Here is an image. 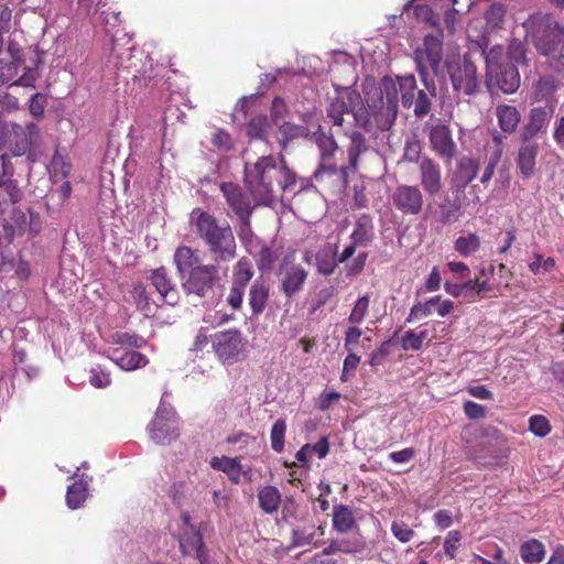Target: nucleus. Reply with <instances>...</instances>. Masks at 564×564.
<instances>
[{
	"label": "nucleus",
	"instance_id": "9d476101",
	"mask_svg": "<svg viewBox=\"0 0 564 564\" xmlns=\"http://www.w3.org/2000/svg\"><path fill=\"white\" fill-rule=\"evenodd\" d=\"M451 82L455 91L465 96H474L479 91L480 80L476 65L464 58L453 63L448 68Z\"/></svg>",
	"mask_w": 564,
	"mask_h": 564
},
{
	"label": "nucleus",
	"instance_id": "052dcab7",
	"mask_svg": "<svg viewBox=\"0 0 564 564\" xmlns=\"http://www.w3.org/2000/svg\"><path fill=\"white\" fill-rule=\"evenodd\" d=\"M267 127V118L264 116H256L249 121L247 126V133L252 139H262Z\"/></svg>",
	"mask_w": 564,
	"mask_h": 564
},
{
	"label": "nucleus",
	"instance_id": "cd10ccee",
	"mask_svg": "<svg viewBox=\"0 0 564 564\" xmlns=\"http://www.w3.org/2000/svg\"><path fill=\"white\" fill-rule=\"evenodd\" d=\"M336 250L337 249H319L316 253L317 269L321 273L326 275L333 273L338 262L345 261L356 251V249H344L343 254L337 260Z\"/></svg>",
	"mask_w": 564,
	"mask_h": 564
},
{
	"label": "nucleus",
	"instance_id": "09e8293b",
	"mask_svg": "<svg viewBox=\"0 0 564 564\" xmlns=\"http://www.w3.org/2000/svg\"><path fill=\"white\" fill-rule=\"evenodd\" d=\"M543 56L546 57V63L550 68L555 72L564 70V40L556 46H553L550 52Z\"/></svg>",
	"mask_w": 564,
	"mask_h": 564
},
{
	"label": "nucleus",
	"instance_id": "4c0bfd02",
	"mask_svg": "<svg viewBox=\"0 0 564 564\" xmlns=\"http://www.w3.org/2000/svg\"><path fill=\"white\" fill-rule=\"evenodd\" d=\"M545 554L544 545L535 540L531 539L524 543H522L520 547V555L523 562L527 564H538L540 563Z\"/></svg>",
	"mask_w": 564,
	"mask_h": 564
},
{
	"label": "nucleus",
	"instance_id": "b1692460",
	"mask_svg": "<svg viewBox=\"0 0 564 564\" xmlns=\"http://www.w3.org/2000/svg\"><path fill=\"white\" fill-rule=\"evenodd\" d=\"M109 358L118 367L126 371H132L148 365V358L135 350H121L119 348L112 349Z\"/></svg>",
	"mask_w": 564,
	"mask_h": 564
},
{
	"label": "nucleus",
	"instance_id": "de8ad7c7",
	"mask_svg": "<svg viewBox=\"0 0 564 564\" xmlns=\"http://www.w3.org/2000/svg\"><path fill=\"white\" fill-rule=\"evenodd\" d=\"M131 293L138 308L142 311L144 315L153 313V304L150 302L149 294L141 283L134 284Z\"/></svg>",
	"mask_w": 564,
	"mask_h": 564
},
{
	"label": "nucleus",
	"instance_id": "7c9ffc66",
	"mask_svg": "<svg viewBox=\"0 0 564 564\" xmlns=\"http://www.w3.org/2000/svg\"><path fill=\"white\" fill-rule=\"evenodd\" d=\"M318 530H321V528L316 529L314 525L294 528L291 532V543L290 545L286 546V551H291L295 547H302L311 544L316 546V536H321L324 534L323 531H321L317 534Z\"/></svg>",
	"mask_w": 564,
	"mask_h": 564
},
{
	"label": "nucleus",
	"instance_id": "2f4dec72",
	"mask_svg": "<svg viewBox=\"0 0 564 564\" xmlns=\"http://www.w3.org/2000/svg\"><path fill=\"white\" fill-rule=\"evenodd\" d=\"M259 507L264 513L276 512L282 503L280 490L274 486H264L258 490Z\"/></svg>",
	"mask_w": 564,
	"mask_h": 564
},
{
	"label": "nucleus",
	"instance_id": "e2e57ef3",
	"mask_svg": "<svg viewBox=\"0 0 564 564\" xmlns=\"http://www.w3.org/2000/svg\"><path fill=\"white\" fill-rule=\"evenodd\" d=\"M391 532L401 543L411 541L415 535V532L402 521H393L391 524Z\"/></svg>",
	"mask_w": 564,
	"mask_h": 564
},
{
	"label": "nucleus",
	"instance_id": "f3484780",
	"mask_svg": "<svg viewBox=\"0 0 564 564\" xmlns=\"http://www.w3.org/2000/svg\"><path fill=\"white\" fill-rule=\"evenodd\" d=\"M281 275V291L288 299H292L302 291L307 278V272L301 265L285 262L279 271Z\"/></svg>",
	"mask_w": 564,
	"mask_h": 564
},
{
	"label": "nucleus",
	"instance_id": "3c124183",
	"mask_svg": "<svg viewBox=\"0 0 564 564\" xmlns=\"http://www.w3.org/2000/svg\"><path fill=\"white\" fill-rule=\"evenodd\" d=\"M340 546V553L354 554L364 551L366 542L360 534H355L347 539H337Z\"/></svg>",
	"mask_w": 564,
	"mask_h": 564
},
{
	"label": "nucleus",
	"instance_id": "864d4df0",
	"mask_svg": "<svg viewBox=\"0 0 564 564\" xmlns=\"http://www.w3.org/2000/svg\"><path fill=\"white\" fill-rule=\"evenodd\" d=\"M251 217H240L238 218L239 220V224H238V228H237V235H238V238L240 240V242L245 246V247H249V246H252L254 243V240H256V236L253 235L252 230H251V221H250Z\"/></svg>",
	"mask_w": 564,
	"mask_h": 564
},
{
	"label": "nucleus",
	"instance_id": "603ef678",
	"mask_svg": "<svg viewBox=\"0 0 564 564\" xmlns=\"http://www.w3.org/2000/svg\"><path fill=\"white\" fill-rule=\"evenodd\" d=\"M382 95L387 99L388 110L392 111L394 115L398 110V89L395 83L390 78H384L382 80Z\"/></svg>",
	"mask_w": 564,
	"mask_h": 564
},
{
	"label": "nucleus",
	"instance_id": "37998d69",
	"mask_svg": "<svg viewBox=\"0 0 564 564\" xmlns=\"http://www.w3.org/2000/svg\"><path fill=\"white\" fill-rule=\"evenodd\" d=\"M558 88V80L553 76H543L535 85L536 100H547Z\"/></svg>",
	"mask_w": 564,
	"mask_h": 564
},
{
	"label": "nucleus",
	"instance_id": "338daca9",
	"mask_svg": "<svg viewBox=\"0 0 564 564\" xmlns=\"http://www.w3.org/2000/svg\"><path fill=\"white\" fill-rule=\"evenodd\" d=\"M51 164L54 169L55 174L61 173L64 178H67L69 176L70 170H72V164L66 159V156H64L59 153L58 149H56V151L52 158Z\"/></svg>",
	"mask_w": 564,
	"mask_h": 564
},
{
	"label": "nucleus",
	"instance_id": "680f3d73",
	"mask_svg": "<svg viewBox=\"0 0 564 564\" xmlns=\"http://www.w3.org/2000/svg\"><path fill=\"white\" fill-rule=\"evenodd\" d=\"M462 540V534L457 530H452L447 533L444 540V553L451 560L455 558L459 543Z\"/></svg>",
	"mask_w": 564,
	"mask_h": 564
},
{
	"label": "nucleus",
	"instance_id": "bf43d9fd",
	"mask_svg": "<svg viewBox=\"0 0 564 564\" xmlns=\"http://www.w3.org/2000/svg\"><path fill=\"white\" fill-rule=\"evenodd\" d=\"M529 430L534 435L544 437L551 432V425L544 415H532L529 420Z\"/></svg>",
	"mask_w": 564,
	"mask_h": 564
},
{
	"label": "nucleus",
	"instance_id": "aec40b11",
	"mask_svg": "<svg viewBox=\"0 0 564 564\" xmlns=\"http://www.w3.org/2000/svg\"><path fill=\"white\" fill-rule=\"evenodd\" d=\"M209 465L213 469L226 474L229 480L236 485L240 482L241 476L248 479L251 477L250 467L245 469L240 463V457L215 456L210 459Z\"/></svg>",
	"mask_w": 564,
	"mask_h": 564
},
{
	"label": "nucleus",
	"instance_id": "2eb2a0df",
	"mask_svg": "<svg viewBox=\"0 0 564 564\" xmlns=\"http://www.w3.org/2000/svg\"><path fill=\"white\" fill-rule=\"evenodd\" d=\"M553 113L554 107L552 105L532 108L527 122L520 129L521 141L534 142V138L546 131Z\"/></svg>",
	"mask_w": 564,
	"mask_h": 564
},
{
	"label": "nucleus",
	"instance_id": "6e6552de",
	"mask_svg": "<svg viewBox=\"0 0 564 564\" xmlns=\"http://www.w3.org/2000/svg\"><path fill=\"white\" fill-rule=\"evenodd\" d=\"M486 86L491 94L497 91L514 93L520 86V74L517 66L510 62L488 64Z\"/></svg>",
	"mask_w": 564,
	"mask_h": 564
},
{
	"label": "nucleus",
	"instance_id": "8fccbe9b",
	"mask_svg": "<svg viewBox=\"0 0 564 564\" xmlns=\"http://www.w3.org/2000/svg\"><path fill=\"white\" fill-rule=\"evenodd\" d=\"M369 304H370L369 295H364V296L359 297L356 301V303L348 316L349 323H351L354 325L361 324L368 313Z\"/></svg>",
	"mask_w": 564,
	"mask_h": 564
},
{
	"label": "nucleus",
	"instance_id": "f257e3e1",
	"mask_svg": "<svg viewBox=\"0 0 564 564\" xmlns=\"http://www.w3.org/2000/svg\"><path fill=\"white\" fill-rule=\"evenodd\" d=\"M296 180L284 160L278 163L273 155H263L254 163L245 164L243 184L256 205L270 206L280 193H294Z\"/></svg>",
	"mask_w": 564,
	"mask_h": 564
},
{
	"label": "nucleus",
	"instance_id": "412c9836",
	"mask_svg": "<svg viewBox=\"0 0 564 564\" xmlns=\"http://www.w3.org/2000/svg\"><path fill=\"white\" fill-rule=\"evenodd\" d=\"M479 164L476 160L464 156L457 163V170L452 178L453 191L460 194L467 185L477 176Z\"/></svg>",
	"mask_w": 564,
	"mask_h": 564
},
{
	"label": "nucleus",
	"instance_id": "e433bc0d",
	"mask_svg": "<svg viewBox=\"0 0 564 564\" xmlns=\"http://www.w3.org/2000/svg\"><path fill=\"white\" fill-rule=\"evenodd\" d=\"M31 62L32 64L24 66V73L19 78L13 80L10 86L35 88V83L41 77L40 65H42V61L35 53L34 58H32Z\"/></svg>",
	"mask_w": 564,
	"mask_h": 564
},
{
	"label": "nucleus",
	"instance_id": "7ed1b4c3",
	"mask_svg": "<svg viewBox=\"0 0 564 564\" xmlns=\"http://www.w3.org/2000/svg\"><path fill=\"white\" fill-rule=\"evenodd\" d=\"M319 150V164L314 172L316 182L326 185H344L347 183L348 167H340L335 162L338 144L332 134L319 132L315 137Z\"/></svg>",
	"mask_w": 564,
	"mask_h": 564
},
{
	"label": "nucleus",
	"instance_id": "774afa93",
	"mask_svg": "<svg viewBox=\"0 0 564 564\" xmlns=\"http://www.w3.org/2000/svg\"><path fill=\"white\" fill-rule=\"evenodd\" d=\"M89 382L95 388H106L110 384V376L100 366L91 368Z\"/></svg>",
	"mask_w": 564,
	"mask_h": 564
},
{
	"label": "nucleus",
	"instance_id": "423d86ee",
	"mask_svg": "<svg viewBox=\"0 0 564 564\" xmlns=\"http://www.w3.org/2000/svg\"><path fill=\"white\" fill-rule=\"evenodd\" d=\"M357 108H362L360 94L350 87H336L335 95L329 97L326 117L333 126L343 127L345 116L358 121Z\"/></svg>",
	"mask_w": 564,
	"mask_h": 564
},
{
	"label": "nucleus",
	"instance_id": "79ce46f5",
	"mask_svg": "<svg viewBox=\"0 0 564 564\" xmlns=\"http://www.w3.org/2000/svg\"><path fill=\"white\" fill-rule=\"evenodd\" d=\"M17 21L13 20V11L8 4H0V55L4 48V35L10 33Z\"/></svg>",
	"mask_w": 564,
	"mask_h": 564
},
{
	"label": "nucleus",
	"instance_id": "bb28decb",
	"mask_svg": "<svg viewBox=\"0 0 564 564\" xmlns=\"http://www.w3.org/2000/svg\"><path fill=\"white\" fill-rule=\"evenodd\" d=\"M538 152L539 144L536 142L522 141L518 152L517 164L523 177L529 178L534 173Z\"/></svg>",
	"mask_w": 564,
	"mask_h": 564
},
{
	"label": "nucleus",
	"instance_id": "473e14b6",
	"mask_svg": "<svg viewBox=\"0 0 564 564\" xmlns=\"http://www.w3.org/2000/svg\"><path fill=\"white\" fill-rule=\"evenodd\" d=\"M198 249H176L174 261L182 278H184V274L192 272L195 268H202L205 265L202 264V261L196 253Z\"/></svg>",
	"mask_w": 564,
	"mask_h": 564
},
{
	"label": "nucleus",
	"instance_id": "a878e982",
	"mask_svg": "<svg viewBox=\"0 0 564 564\" xmlns=\"http://www.w3.org/2000/svg\"><path fill=\"white\" fill-rule=\"evenodd\" d=\"M375 238V227L369 215H361L355 223L350 234L351 245L349 247H361L371 243Z\"/></svg>",
	"mask_w": 564,
	"mask_h": 564
},
{
	"label": "nucleus",
	"instance_id": "0e129e2a",
	"mask_svg": "<svg viewBox=\"0 0 564 564\" xmlns=\"http://www.w3.org/2000/svg\"><path fill=\"white\" fill-rule=\"evenodd\" d=\"M47 104L46 95L36 93L32 95L30 99L29 110L31 115L36 119H42L44 116L45 107Z\"/></svg>",
	"mask_w": 564,
	"mask_h": 564
},
{
	"label": "nucleus",
	"instance_id": "6ab92c4d",
	"mask_svg": "<svg viewBox=\"0 0 564 564\" xmlns=\"http://www.w3.org/2000/svg\"><path fill=\"white\" fill-rule=\"evenodd\" d=\"M462 195L453 191V196H445L433 212V219L440 225H447L458 220L462 210Z\"/></svg>",
	"mask_w": 564,
	"mask_h": 564
},
{
	"label": "nucleus",
	"instance_id": "1a4fd4ad",
	"mask_svg": "<svg viewBox=\"0 0 564 564\" xmlns=\"http://www.w3.org/2000/svg\"><path fill=\"white\" fill-rule=\"evenodd\" d=\"M215 354L224 364H234L240 359L246 340L238 329L217 332L212 336Z\"/></svg>",
	"mask_w": 564,
	"mask_h": 564
},
{
	"label": "nucleus",
	"instance_id": "4468645a",
	"mask_svg": "<svg viewBox=\"0 0 564 564\" xmlns=\"http://www.w3.org/2000/svg\"><path fill=\"white\" fill-rule=\"evenodd\" d=\"M220 192L226 199L228 207L238 217H251L256 208V202L253 204L249 196L242 191V188L232 182H223L220 184Z\"/></svg>",
	"mask_w": 564,
	"mask_h": 564
},
{
	"label": "nucleus",
	"instance_id": "69168bd1",
	"mask_svg": "<svg viewBox=\"0 0 564 564\" xmlns=\"http://www.w3.org/2000/svg\"><path fill=\"white\" fill-rule=\"evenodd\" d=\"M421 142L417 140H408L404 147L403 159L410 163H419L421 161Z\"/></svg>",
	"mask_w": 564,
	"mask_h": 564
},
{
	"label": "nucleus",
	"instance_id": "5fc2aeb1",
	"mask_svg": "<svg viewBox=\"0 0 564 564\" xmlns=\"http://www.w3.org/2000/svg\"><path fill=\"white\" fill-rule=\"evenodd\" d=\"M507 9L506 6L500 2L492 3L485 13V18L488 24L494 28H499L505 19Z\"/></svg>",
	"mask_w": 564,
	"mask_h": 564
},
{
	"label": "nucleus",
	"instance_id": "6e6d98bb",
	"mask_svg": "<svg viewBox=\"0 0 564 564\" xmlns=\"http://www.w3.org/2000/svg\"><path fill=\"white\" fill-rule=\"evenodd\" d=\"M412 107H413V112H414L415 117L422 118V117L426 116L431 110L430 95L423 89L417 90L416 96L414 98V104Z\"/></svg>",
	"mask_w": 564,
	"mask_h": 564
},
{
	"label": "nucleus",
	"instance_id": "72a5a7b5",
	"mask_svg": "<svg viewBox=\"0 0 564 564\" xmlns=\"http://www.w3.org/2000/svg\"><path fill=\"white\" fill-rule=\"evenodd\" d=\"M88 497V481L80 478L68 486L66 492V505L69 509L80 508Z\"/></svg>",
	"mask_w": 564,
	"mask_h": 564
},
{
	"label": "nucleus",
	"instance_id": "ddd939ff",
	"mask_svg": "<svg viewBox=\"0 0 564 564\" xmlns=\"http://www.w3.org/2000/svg\"><path fill=\"white\" fill-rule=\"evenodd\" d=\"M429 142L432 151L444 161L451 164L457 153V147L447 124L440 123L432 126L429 131Z\"/></svg>",
	"mask_w": 564,
	"mask_h": 564
},
{
	"label": "nucleus",
	"instance_id": "c9c22d12",
	"mask_svg": "<svg viewBox=\"0 0 564 564\" xmlns=\"http://www.w3.org/2000/svg\"><path fill=\"white\" fill-rule=\"evenodd\" d=\"M289 262V257L281 259L279 249H261L259 252L258 268L263 273H269Z\"/></svg>",
	"mask_w": 564,
	"mask_h": 564
},
{
	"label": "nucleus",
	"instance_id": "f03ea898",
	"mask_svg": "<svg viewBox=\"0 0 564 564\" xmlns=\"http://www.w3.org/2000/svg\"><path fill=\"white\" fill-rule=\"evenodd\" d=\"M413 59L416 65V72L426 89L432 96L435 93L434 80L429 83V76H437L443 59V31L437 30L436 34H426L421 46L413 52Z\"/></svg>",
	"mask_w": 564,
	"mask_h": 564
},
{
	"label": "nucleus",
	"instance_id": "9b49d317",
	"mask_svg": "<svg viewBox=\"0 0 564 564\" xmlns=\"http://www.w3.org/2000/svg\"><path fill=\"white\" fill-rule=\"evenodd\" d=\"M182 288L187 295L206 296L218 280V269L213 264L195 268L182 278Z\"/></svg>",
	"mask_w": 564,
	"mask_h": 564
},
{
	"label": "nucleus",
	"instance_id": "5701e85b",
	"mask_svg": "<svg viewBox=\"0 0 564 564\" xmlns=\"http://www.w3.org/2000/svg\"><path fill=\"white\" fill-rule=\"evenodd\" d=\"M270 294V285L264 280H256L249 290L251 317L258 318L265 310Z\"/></svg>",
	"mask_w": 564,
	"mask_h": 564
},
{
	"label": "nucleus",
	"instance_id": "a18cd8bd",
	"mask_svg": "<svg viewBox=\"0 0 564 564\" xmlns=\"http://www.w3.org/2000/svg\"><path fill=\"white\" fill-rule=\"evenodd\" d=\"M286 432V423L284 419H278L270 432L271 447L275 453H282L284 449V436Z\"/></svg>",
	"mask_w": 564,
	"mask_h": 564
},
{
	"label": "nucleus",
	"instance_id": "c03bdc74",
	"mask_svg": "<svg viewBox=\"0 0 564 564\" xmlns=\"http://www.w3.org/2000/svg\"><path fill=\"white\" fill-rule=\"evenodd\" d=\"M25 62H18L15 59L0 58V86L10 85L17 77L19 68L24 65Z\"/></svg>",
	"mask_w": 564,
	"mask_h": 564
},
{
	"label": "nucleus",
	"instance_id": "f8f14e48",
	"mask_svg": "<svg viewBox=\"0 0 564 564\" xmlns=\"http://www.w3.org/2000/svg\"><path fill=\"white\" fill-rule=\"evenodd\" d=\"M391 202L403 215L416 216L423 209L424 197L419 186L401 184L394 188Z\"/></svg>",
	"mask_w": 564,
	"mask_h": 564
},
{
	"label": "nucleus",
	"instance_id": "393cba45",
	"mask_svg": "<svg viewBox=\"0 0 564 564\" xmlns=\"http://www.w3.org/2000/svg\"><path fill=\"white\" fill-rule=\"evenodd\" d=\"M332 525L338 533H348L358 530V524L354 514V511L347 505H335L333 507V519Z\"/></svg>",
	"mask_w": 564,
	"mask_h": 564
},
{
	"label": "nucleus",
	"instance_id": "39448f33",
	"mask_svg": "<svg viewBox=\"0 0 564 564\" xmlns=\"http://www.w3.org/2000/svg\"><path fill=\"white\" fill-rule=\"evenodd\" d=\"M528 24L534 47L541 55L564 41V28L551 14L536 13L529 19Z\"/></svg>",
	"mask_w": 564,
	"mask_h": 564
},
{
	"label": "nucleus",
	"instance_id": "58836bf2",
	"mask_svg": "<svg viewBox=\"0 0 564 564\" xmlns=\"http://www.w3.org/2000/svg\"><path fill=\"white\" fill-rule=\"evenodd\" d=\"M399 89L401 94L402 106L406 109L412 108L416 96V79L413 75L399 78Z\"/></svg>",
	"mask_w": 564,
	"mask_h": 564
},
{
	"label": "nucleus",
	"instance_id": "0eeeda50",
	"mask_svg": "<svg viewBox=\"0 0 564 564\" xmlns=\"http://www.w3.org/2000/svg\"><path fill=\"white\" fill-rule=\"evenodd\" d=\"M150 437L161 445L170 444L180 435L177 415L174 408L161 400L154 419L148 426Z\"/></svg>",
	"mask_w": 564,
	"mask_h": 564
},
{
	"label": "nucleus",
	"instance_id": "20e7f679",
	"mask_svg": "<svg viewBox=\"0 0 564 564\" xmlns=\"http://www.w3.org/2000/svg\"><path fill=\"white\" fill-rule=\"evenodd\" d=\"M192 218L195 219L197 234L210 247L230 246L234 243V234L227 220H218L212 214L195 208L192 212Z\"/></svg>",
	"mask_w": 564,
	"mask_h": 564
},
{
	"label": "nucleus",
	"instance_id": "c85d7f7f",
	"mask_svg": "<svg viewBox=\"0 0 564 564\" xmlns=\"http://www.w3.org/2000/svg\"><path fill=\"white\" fill-rule=\"evenodd\" d=\"M496 116L499 128L502 132L507 134L516 132L521 120V115L517 107L510 105H498L496 107Z\"/></svg>",
	"mask_w": 564,
	"mask_h": 564
},
{
	"label": "nucleus",
	"instance_id": "dca6fc26",
	"mask_svg": "<svg viewBox=\"0 0 564 564\" xmlns=\"http://www.w3.org/2000/svg\"><path fill=\"white\" fill-rule=\"evenodd\" d=\"M420 182L423 191L434 196L443 187L442 170L440 164L431 156H422L419 165Z\"/></svg>",
	"mask_w": 564,
	"mask_h": 564
},
{
	"label": "nucleus",
	"instance_id": "a211bd4d",
	"mask_svg": "<svg viewBox=\"0 0 564 564\" xmlns=\"http://www.w3.org/2000/svg\"><path fill=\"white\" fill-rule=\"evenodd\" d=\"M178 542L184 556H196L200 564L207 563V554L202 534L194 527L186 528Z\"/></svg>",
	"mask_w": 564,
	"mask_h": 564
},
{
	"label": "nucleus",
	"instance_id": "ea45409f",
	"mask_svg": "<svg viewBox=\"0 0 564 564\" xmlns=\"http://www.w3.org/2000/svg\"><path fill=\"white\" fill-rule=\"evenodd\" d=\"M413 1L414 0H411L410 2L404 4L403 12L409 10V8L413 7L414 15L419 20L430 24L431 26H437L440 24V17L437 13H435L434 9H432L427 4L421 3L413 6Z\"/></svg>",
	"mask_w": 564,
	"mask_h": 564
},
{
	"label": "nucleus",
	"instance_id": "4be33fe9",
	"mask_svg": "<svg viewBox=\"0 0 564 564\" xmlns=\"http://www.w3.org/2000/svg\"><path fill=\"white\" fill-rule=\"evenodd\" d=\"M151 281L161 297L170 305L178 301V292L169 276L165 268H159L152 271Z\"/></svg>",
	"mask_w": 564,
	"mask_h": 564
},
{
	"label": "nucleus",
	"instance_id": "4d7b16f0",
	"mask_svg": "<svg viewBox=\"0 0 564 564\" xmlns=\"http://www.w3.org/2000/svg\"><path fill=\"white\" fill-rule=\"evenodd\" d=\"M253 272L251 270L250 263L243 259L239 260L237 264V270L235 272V278L232 283L242 288H246L250 282Z\"/></svg>",
	"mask_w": 564,
	"mask_h": 564
},
{
	"label": "nucleus",
	"instance_id": "f704fd0d",
	"mask_svg": "<svg viewBox=\"0 0 564 564\" xmlns=\"http://www.w3.org/2000/svg\"><path fill=\"white\" fill-rule=\"evenodd\" d=\"M2 252L0 253V271L1 272H10L14 271V273L22 280H25L30 275V265L28 262L23 261L21 259V256L19 254V258L15 257H9L4 251H9L10 249H1Z\"/></svg>",
	"mask_w": 564,
	"mask_h": 564
},
{
	"label": "nucleus",
	"instance_id": "c756f323",
	"mask_svg": "<svg viewBox=\"0 0 564 564\" xmlns=\"http://www.w3.org/2000/svg\"><path fill=\"white\" fill-rule=\"evenodd\" d=\"M349 144L347 147L348 155V172H356L358 169L359 156L368 150L366 138L358 131H352L349 134Z\"/></svg>",
	"mask_w": 564,
	"mask_h": 564
},
{
	"label": "nucleus",
	"instance_id": "a19ab883",
	"mask_svg": "<svg viewBox=\"0 0 564 564\" xmlns=\"http://www.w3.org/2000/svg\"><path fill=\"white\" fill-rule=\"evenodd\" d=\"M440 302V296H434L427 300L426 302H416L410 310V313L406 317V322L411 323L416 319H422L430 316L434 306Z\"/></svg>",
	"mask_w": 564,
	"mask_h": 564
},
{
	"label": "nucleus",
	"instance_id": "49530a36",
	"mask_svg": "<svg viewBox=\"0 0 564 564\" xmlns=\"http://www.w3.org/2000/svg\"><path fill=\"white\" fill-rule=\"evenodd\" d=\"M0 189L8 196V198H3V203L9 202L10 204L15 205L21 202L23 194L18 186V182L11 176L0 180Z\"/></svg>",
	"mask_w": 564,
	"mask_h": 564
},
{
	"label": "nucleus",
	"instance_id": "13d9d810",
	"mask_svg": "<svg viewBox=\"0 0 564 564\" xmlns=\"http://www.w3.org/2000/svg\"><path fill=\"white\" fill-rule=\"evenodd\" d=\"M444 2V6L446 7V10L444 12V23L446 25V29L451 34H454L456 31V24L458 23V11L454 8V6L457 3V0H441Z\"/></svg>",
	"mask_w": 564,
	"mask_h": 564
}]
</instances>
